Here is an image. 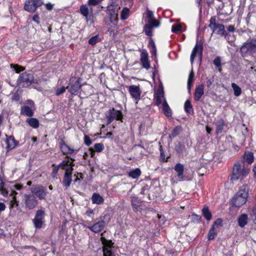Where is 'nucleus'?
<instances>
[{
    "mask_svg": "<svg viewBox=\"0 0 256 256\" xmlns=\"http://www.w3.org/2000/svg\"><path fill=\"white\" fill-rule=\"evenodd\" d=\"M45 212L42 210H38L36 213L34 218L32 220L34 226L36 228H42L44 223V218Z\"/></svg>",
    "mask_w": 256,
    "mask_h": 256,
    "instance_id": "11",
    "label": "nucleus"
},
{
    "mask_svg": "<svg viewBox=\"0 0 256 256\" xmlns=\"http://www.w3.org/2000/svg\"><path fill=\"white\" fill-rule=\"evenodd\" d=\"M80 78L72 77L70 79L68 85L66 86V89L72 95H76L78 90L81 88L82 85L80 84Z\"/></svg>",
    "mask_w": 256,
    "mask_h": 256,
    "instance_id": "6",
    "label": "nucleus"
},
{
    "mask_svg": "<svg viewBox=\"0 0 256 256\" xmlns=\"http://www.w3.org/2000/svg\"><path fill=\"white\" fill-rule=\"evenodd\" d=\"M227 30L229 32H234L236 30V28L234 25H230L227 28Z\"/></svg>",
    "mask_w": 256,
    "mask_h": 256,
    "instance_id": "61",
    "label": "nucleus"
},
{
    "mask_svg": "<svg viewBox=\"0 0 256 256\" xmlns=\"http://www.w3.org/2000/svg\"><path fill=\"white\" fill-rule=\"evenodd\" d=\"M204 94V86L200 84L196 86L194 93V99L196 101H199Z\"/></svg>",
    "mask_w": 256,
    "mask_h": 256,
    "instance_id": "20",
    "label": "nucleus"
},
{
    "mask_svg": "<svg viewBox=\"0 0 256 256\" xmlns=\"http://www.w3.org/2000/svg\"><path fill=\"white\" fill-rule=\"evenodd\" d=\"M185 149V146L184 144L178 142L176 145L175 150L178 154H182Z\"/></svg>",
    "mask_w": 256,
    "mask_h": 256,
    "instance_id": "41",
    "label": "nucleus"
},
{
    "mask_svg": "<svg viewBox=\"0 0 256 256\" xmlns=\"http://www.w3.org/2000/svg\"><path fill=\"white\" fill-rule=\"evenodd\" d=\"M146 16L148 18V22L154 23V21H158L154 17V14L152 11L148 10L146 12Z\"/></svg>",
    "mask_w": 256,
    "mask_h": 256,
    "instance_id": "40",
    "label": "nucleus"
},
{
    "mask_svg": "<svg viewBox=\"0 0 256 256\" xmlns=\"http://www.w3.org/2000/svg\"><path fill=\"white\" fill-rule=\"evenodd\" d=\"M104 232L101 234L100 240L103 246V256H114L112 252V247L113 243L111 240H108L104 236Z\"/></svg>",
    "mask_w": 256,
    "mask_h": 256,
    "instance_id": "8",
    "label": "nucleus"
},
{
    "mask_svg": "<svg viewBox=\"0 0 256 256\" xmlns=\"http://www.w3.org/2000/svg\"><path fill=\"white\" fill-rule=\"evenodd\" d=\"M150 43L152 44V55H154L155 56H156V46L154 44V42L151 40H150Z\"/></svg>",
    "mask_w": 256,
    "mask_h": 256,
    "instance_id": "55",
    "label": "nucleus"
},
{
    "mask_svg": "<svg viewBox=\"0 0 256 256\" xmlns=\"http://www.w3.org/2000/svg\"><path fill=\"white\" fill-rule=\"evenodd\" d=\"M160 26V22L158 21H154V23L148 22L144 26V31L146 36H151L152 35V29L154 27L158 28Z\"/></svg>",
    "mask_w": 256,
    "mask_h": 256,
    "instance_id": "19",
    "label": "nucleus"
},
{
    "mask_svg": "<svg viewBox=\"0 0 256 256\" xmlns=\"http://www.w3.org/2000/svg\"><path fill=\"white\" fill-rule=\"evenodd\" d=\"M244 159L248 164H251L254 162V153L251 152H246L243 156Z\"/></svg>",
    "mask_w": 256,
    "mask_h": 256,
    "instance_id": "31",
    "label": "nucleus"
},
{
    "mask_svg": "<svg viewBox=\"0 0 256 256\" xmlns=\"http://www.w3.org/2000/svg\"><path fill=\"white\" fill-rule=\"evenodd\" d=\"M224 125L225 122L222 119L220 118L216 121V132L218 134H221L223 132Z\"/></svg>",
    "mask_w": 256,
    "mask_h": 256,
    "instance_id": "25",
    "label": "nucleus"
},
{
    "mask_svg": "<svg viewBox=\"0 0 256 256\" xmlns=\"http://www.w3.org/2000/svg\"><path fill=\"white\" fill-rule=\"evenodd\" d=\"M174 170L177 173V176L180 181L184 179V166L180 163L176 164L174 166Z\"/></svg>",
    "mask_w": 256,
    "mask_h": 256,
    "instance_id": "22",
    "label": "nucleus"
},
{
    "mask_svg": "<svg viewBox=\"0 0 256 256\" xmlns=\"http://www.w3.org/2000/svg\"><path fill=\"white\" fill-rule=\"evenodd\" d=\"M202 214L204 216V217L206 218V219L208 220H210L212 218V214L208 210V207L205 206L202 210Z\"/></svg>",
    "mask_w": 256,
    "mask_h": 256,
    "instance_id": "35",
    "label": "nucleus"
},
{
    "mask_svg": "<svg viewBox=\"0 0 256 256\" xmlns=\"http://www.w3.org/2000/svg\"><path fill=\"white\" fill-rule=\"evenodd\" d=\"M222 224V220L220 218H218L216 219L215 222H214V224L212 226H214V227L216 226H221Z\"/></svg>",
    "mask_w": 256,
    "mask_h": 256,
    "instance_id": "59",
    "label": "nucleus"
},
{
    "mask_svg": "<svg viewBox=\"0 0 256 256\" xmlns=\"http://www.w3.org/2000/svg\"><path fill=\"white\" fill-rule=\"evenodd\" d=\"M66 89V87L62 86L60 88H58L56 90V95L60 96V94L64 93Z\"/></svg>",
    "mask_w": 256,
    "mask_h": 256,
    "instance_id": "48",
    "label": "nucleus"
},
{
    "mask_svg": "<svg viewBox=\"0 0 256 256\" xmlns=\"http://www.w3.org/2000/svg\"><path fill=\"white\" fill-rule=\"evenodd\" d=\"M42 4V0H27L25 2L24 8L28 12H34Z\"/></svg>",
    "mask_w": 256,
    "mask_h": 256,
    "instance_id": "12",
    "label": "nucleus"
},
{
    "mask_svg": "<svg viewBox=\"0 0 256 256\" xmlns=\"http://www.w3.org/2000/svg\"><path fill=\"white\" fill-rule=\"evenodd\" d=\"M26 206L28 210H33L38 204V200L32 194H26L24 196Z\"/></svg>",
    "mask_w": 256,
    "mask_h": 256,
    "instance_id": "13",
    "label": "nucleus"
},
{
    "mask_svg": "<svg viewBox=\"0 0 256 256\" xmlns=\"http://www.w3.org/2000/svg\"><path fill=\"white\" fill-rule=\"evenodd\" d=\"M46 8L48 10H52L53 8V5L50 3H48L46 4Z\"/></svg>",
    "mask_w": 256,
    "mask_h": 256,
    "instance_id": "64",
    "label": "nucleus"
},
{
    "mask_svg": "<svg viewBox=\"0 0 256 256\" xmlns=\"http://www.w3.org/2000/svg\"><path fill=\"white\" fill-rule=\"evenodd\" d=\"M160 157H161V158L162 160H163L164 162H166V161H167L168 158H166L165 155H164V150H162V146H160Z\"/></svg>",
    "mask_w": 256,
    "mask_h": 256,
    "instance_id": "54",
    "label": "nucleus"
},
{
    "mask_svg": "<svg viewBox=\"0 0 256 256\" xmlns=\"http://www.w3.org/2000/svg\"><path fill=\"white\" fill-rule=\"evenodd\" d=\"M106 116L108 118L107 124H110L114 120H122V112L114 108L108 111Z\"/></svg>",
    "mask_w": 256,
    "mask_h": 256,
    "instance_id": "10",
    "label": "nucleus"
},
{
    "mask_svg": "<svg viewBox=\"0 0 256 256\" xmlns=\"http://www.w3.org/2000/svg\"><path fill=\"white\" fill-rule=\"evenodd\" d=\"M130 10L127 8H123L122 13H121V18L122 20L126 19L128 16Z\"/></svg>",
    "mask_w": 256,
    "mask_h": 256,
    "instance_id": "45",
    "label": "nucleus"
},
{
    "mask_svg": "<svg viewBox=\"0 0 256 256\" xmlns=\"http://www.w3.org/2000/svg\"><path fill=\"white\" fill-rule=\"evenodd\" d=\"M6 144L7 148L12 150L16 146L17 142L13 136H9L6 138Z\"/></svg>",
    "mask_w": 256,
    "mask_h": 256,
    "instance_id": "24",
    "label": "nucleus"
},
{
    "mask_svg": "<svg viewBox=\"0 0 256 256\" xmlns=\"http://www.w3.org/2000/svg\"><path fill=\"white\" fill-rule=\"evenodd\" d=\"M110 22L114 25H116L118 24V18H117V14H115V10L114 11V14L112 12L110 13Z\"/></svg>",
    "mask_w": 256,
    "mask_h": 256,
    "instance_id": "39",
    "label": "nucleus"
},
{
    "mask_svg": "<svg viewBox=\"0 0 256 256\" xmlns=\"http://www.w3.org/2000/svg\"><path fill=\"white\" fill-rule=\"evenodd\" d=\"M6 209V206L3 202H0V212L4 211Z\"/></svg>",
    "mask_w": 256,
    "mask_h": 256,
    "instance_id": "63",
    "label": "nucleus"
},
{
    "mask_svg": "<svg viewBox=\"0 0 256 256\" xmlns=\"http://www.w3.org/2000/svg\"><path fill=\"white\" fill-rule=\"evenodd\" d=\"M94 148L96 152H100L103 150L104 146L102 143H97L94 145Z\"/></svg>",
    "mask_w": 256,
    "mask_h": 256,
    "instance_id": "46",
    "label": "nucleus"
},
{
    "mask_svg": "<svg viewBox=\"0 0 256 256\" xmlns=\"http://www.w3.org/2000/svg\"><path fill=\"white\" fill-rule=\"evenodd\" d=\"M32 20L34 22H35L37 24H40L39 17H38V15L35 14L32 18Z\"/></svg>",
    "mask_w": 256,
    "mask_h": 256,
    "instance_id": "62",
    "label": "nucleus"
},
{
    "mask_svg": "<svg viewBox=\"0 0 256 256\" xmlns=\"http://www.w3.org/2000/svg\"><path fill=\"white\" fill-rule=\"evenodd\" d=\"M20 113L22 114L26 115L28 116H32L34 114L32 110L28 106H22L20 110Z\"/></svg>",
    "mask_w": 256,
    "mask_h": 256,
    "instance_id": "32",
    "label": "nucleus"
},
{
    "mask_svg": "<svg viewBox=\"0 0 256 256\" xmlns=\"http://www.w3.org/2000/svg\"><path fill=\"white\" fill-rule=\"evenodd\" d=\"M224 36L227 41L230 43L233 42L236 40V38L234 34H228L226 31V34Z\"/></svg>",
    "mask_w": 256,
    "mask_h": 256,
    "instance_id": "43",
    "label": "nucleus"
},
{
    "mask_svg": "<svg viewBox=\"0 0 256 256\" xmlns=\"http://www.w3.org/2000/svg\"><path fill=\"white\" fill-rule=\"evenodd\" d=\"M249 174V168L245 166L244 161H238L236 162L232 169L231 176L232 180H236L239 178L243 179Z\"/></svg>",
    "mask_w": 256,
    "mask_h": 256,
    "instance_id": "1",
    "label": "nucleus"
},
{
    "mask_svg": "<svg viewBox=\"0 0 256 256\" xmlns=\"http://www.w3.org/2000/svg\"><path fill=\"white\" fill-rule=\"evenodd\" d=\"M215 66L218 68V70L220 72H221L222 70V68H221L222 64H221V59L220 56L216 57L213 62Z\"/></svg>",
    "mask_w": 256,
    "mask_h": 256,
    "instance_id": "38",
    "label": "nucleus"
},
{
    "mask_svg": "<svg viewBox=\"0 0 256 256\" xmlns=\"http://www.w3.org/2000/svg\"><path fill=\"white\" fill-rule=\"evenodd\" d=\"M203 50L202 44L200 42H199L198 40L196 42V44L190 55V62L191 64H192L194 62V60L196 58V54H200L201 56L202 54Z\"/></svg>",
    "mask_w": 256,
    "mask_h": 256,
    "instance_id": "17",
    "label": "nucleus"
},
{
    "mask_svg": "<svg viewBox=\"0 0 256 256\" xmlns=\"http://www.w3.org/2000/svg\"><path fill=\"white\" fill-rule=\"evenodd\" d=\"M59 170V166H56L54 167V168L52 170V175L53 177H56L57 173Z\"/></svg>",
    "mask_w": 256,
    "mask_h": 256,
    "instance_id": "57",
    "label": "nucleus"
},
{
    "mask_svg": "<svg viewBox=\"0 0 256 256\" xmlns=\"http://www.w3.org/2000/svg\"><path fill=\"white\" fill-rule=\"evenodd\" d=\"M60 148L64 154H72L74 152V150L68 146L64 140H60Z\"/></svg>",
    "mask_w": 256,
    "mask_h": 256,
    "instance_id": "21",
    "label": "nucleus"
},
{
    "mask_svg": "<svg viewBox=\"0 0 256 256\" xmlns=\"http://www.w3.org/2000/svg\"><path fill=\"white\" fill-rule=\"evenodd\" d=\"M248 196V191L246 188H240L231 200L232 204L240 208L246 203Z\"/></svg>",
    "mask_w": 256,
    "mask_h": 256,
    "instance_id": "2",
    "label": "nucleus"
},
{
    "mask_svg": "<svg viewBox=\"0 0 256 256\" xmlns=\"http://www.w3.org/2000/svg\"><path fill=\"white\" fill-rule=\"evenodd\" d=\"M208 26L213 32L216 33L218 35L223 36L226 34L224 25L216 23V16H212L210 18Z\"/></svg>",
    "mask_w": 256,
    "mask_h": 256,
    "instance_id": "4",
    "label": "nucleus"
},
{
    "mask_svg": "<svg viewBox=\"0 0 256 256\" xmlns=\"http://www.w3.org/2000/svg\"><path fill=\"white\" fill-rule=\"evenodd\" d=\"M106 215L105 214L104 216H101L100 218V220L96 222L94 225L91 226H86L89 230L93 232L94 233H98L102 230L106 226V222L104 219L106 218Z\"/></svg>",
    "mask_w": 256,
    "mask_h": 256,
    "instance_id": "15",
    "label": "nucleus"
},
{
    "mask_svg": "<svg viewBox=\"0 0 256 256\" xmlns=\"http://www.w3.org/2000/svg\"><path fill=\"white\" fill-rule=\"evenodd\" d=\"M16 205V206H18V202L16 200V198L15 196H13L12 198V200L10 202V208H12L14 206Z\"/></svg>",
    "mask_w": 256,
    "mask_h": 256,
    "instance_id": "50",
    "label": "nucleus"
},
{
    "mask_svg": "<svg viewBox=\"0 0 256 256\" xmlns=\"http://www.w3.org/2000/svg\"><path fill=\"white\" fill-rule=\"evenodd\" d=\"M216 234L217 233L216 230H214V226H212L211 227L210 230H209V232L208 234V240H214L215 236H216Z\"/></svg>",
    "mask_w": 256,
    "mask_h": 256,
    "instance_id": "36",
    "label": "nucleus"
},
{
    "mask_svg": "<svg viewBox=\"0 0 256 256\" xmlns=\"http://www.w3.org/2000/svg\"><path fill=\"white\" fill-rule=\"evenodd\" d=\"M182 30V26L179 24H174L172 26V32H180Z\"/></svg>",
    "mask_w": 256,
    "mask_h": 256,
    "instance_id": "47",
    "label": "nucleus"
},
{
    "mask_svg": "<svg viewBox=\"0 0 256 256\" xmlns=\"http://www.w3.org/2000/svg\"><path fill=\"white\" fill-rule=\"evenodd\" d=\"M180 130H181V128L180 126H176L175 127L172 132V134L170 135V138H175L176 136H177L178 135L180 132Z\"/></svg>",
    "mask_w": 256,
    "mask_h": 256,
    "instance_id": "42",
    "label": "nucleus"
},
{
    "mask_svg": "<svg viewBox=\"0 0 256 256\" xmlns=\"http://www.w3.org/2000/svg\"><path fill=\"white\" fill-rule=\"evenodd\" d=\"M232 86L234 90V94L236 96H240L242 93L240 88L234 83L232 84Z\"/></svg>",
    "mask_w": 256,
    "mask_h": 256,
    "instance_id": "37",
    "label": "nucleus"
},
{
    "mask_svg": "<svg viewBox=\"0 0 256 256\" xmlns=\"http://www.w3.org/2000/svg\"><path fill=\"white\" fill-rule=\"evenodd\" d=\"M84 142L86 145L87 146H90L92 144V140L90 138L87 136L85 135L84 137Z\"/></svg>",
    "mask_w": 256,
    "mask_h": 256,
    "instance_id": "51",
    "label": "nucleus"
},
{
    "mask_svg": "<svg viewBox=\"0 0 256 256\" xmlns=\"http://www.w3.org/2000/svg\"><path fill=\"white\" fill-rule=\"evenodd\" d=\"M214 82V78L213 77H212V78H209V79H207L206 80V86L208 88H210L211 85Z\"/></svg>",
    "mask_w": 256,
    "mask_h": 256,
    "instance_id": "58",
    "label": "nucleus"
},
{
    "mask_svg": "<svg viewBox=\"0 0 256 256\" xmlns=\"http://www.w3.org/2000/svg\"><path fill=\"white\" fill-rule=\"evenodd\" d=\"M92 200L93 204H100L104 202V199L99 194L94 193L92 196Z\"/></svg>",
    "mask_w": 256,
    "mask_h": 256,
    "instance_id": "28",
    "label": "nucleus"
},
{
    "mask_svg": "<svg viewBox=\"0 0 256 256\" xmlns=\"http://www.w3.org/2000/svg\"><path fill=\"white\" fill-rule=\"evenodd\" d=\"M248 216L246 214H244L240 215L238 218V224L241 228H244L248 223Z\"/></svg>",
    "mask_w": 256,
    "mask_h": 256,
    "instance_id": "26",
    "label": "nucleus"
},
{
    "mask_svg": "<svg viewBox=\"0 0 256 256\" xmlns=\"http://www.w3.org/2000/svg\"><path fill=\"white\" fill-rule=\"evenodd\" d=\"M74 166V164L72 162H70L69 160H63L62 162H60L58 165L57 166H59V168L60 167V166H66L65 168H69L70 166H72H72Z\"/></svg>",
    "mask_w": 256,
    "mask_h": 256,
    "instance_id": "44",
    "label": "nucleus"
},
{
    "mask_svg": "<svg viewBox=\"0 0 256 256\" xmlns=\"http://www.w3.org/2000/svg\"><path fill=\"white\" fill-rule=\"evenodd\" d=\"M162 112L164 114L168 117H170L172 114V110L168 106L166 100L164 98V101L162 103Z\"/></svg>",
    "mask_w": 256,
    "mask_h": 256,
    "instance_id": "27",
    "label": "nucleus"
},
{
    "mask_svg": "<svg viewBox=\"0 0 256 256\" xmlns=\"http://www.w3.org/2000/svg\"><path fill=\"white\" fill-rule=\"evenodd\" d=\"M26 122L28 124L34 128H36L39 126V122L36 118H28Z\"/></svg>",
    "mask_w": 256,
    "mask_h": 256,
    "instance_id": "33",
    "label": "nucleus"
},
{
    "mask_svg": "<svg viewBox=\"0 0 256 256\" xmlns=\"http://www.w3.org/2000/svg\"><path fill=\"white\" fill-rule=\"evenodd\" d=\"M141 174V170L139 168L134 169L128 172V176L134 179L138 178Z\"/></svg>",
    "mask_w": 256,
    "mask_h": 256,
    "instance_id": "30",
    "label": "nucleus"
},
{
    "mask_svg": "<svg viewBox=\"0 0 256 256\" xmlns=\"http://www.w3.org/2000/svg\"><path fill=\"white\" fill-rule=\"evenodd\" d=\"M140 60L142 67L148 70L150 68V62L148 60V54L147 51L143 50L140 53Z\"/></svg>",
    "mask_w": 256,
    "mask_h": 256,
    "instance_id": "18",
    "label": "nucleus"
},
{
    "mask_svg": "<svg viewBox=\"0 0 256 256\" xmlns=\"http://www.w3.org/2000/svg\"><path fill=\"white\" fill-rule=\"evenodd\" d=\"M12 66H13L14 70L16 71V72L18 73V72L22 71L24 70L23 67L18 66L17 64L12 65Z\"/></svg>",
    "mask_w": 256,
    "mask_h": 256,
    "instance_id": "53",
    "label": "nucleus"
},
{
    "mask_svg": "<svg viewBox=\"0 0 256 256\" xmlns=\"http://www.w3.org/2000/svg\"><path fill=\"white\" fill-rule=\"evenodd\" d=\"M100 3L98 0H88V5L89 6H95Z\"/></svg>",
    "mask_w": 256,
    "mask_h": 256,
    "instance_id": "52",
    "label": "nucleus"
},
{
    "mask_svg": "<svg viewBox=\"0 0 256 256\" xmlns=\"http://www.w3.org/2000/svg\"><path fill=\"white\" fill-rule=\"evenodd\" d=\"M240 52L242 56L256 52V40L252 38L248 40L240 48Z\"/></svg>",
    "mask_w": 256,
    "mask_h": 256,
    "instance_id": "3",
    "label": "nucleus"
},
{
    "mask_svg": "<svg viewBox=\"0 0 256 256\" xmlns=\"http://www.w3.org/2000/svg\"><path fill=\"white\" fill-rule=\"evenodd\" d=\"M141 200L138 197L136 196H131V204L134 211H140L141 210Z\"/></svg>",
    "mask_w": 256,
    "mask_h": 256,
    "instance_id": "23",
    "label": "nucleus"
},
{
    "mask_svg": "<svg viewBox=\"0 0 256 256\" xmlns=\"http://www.w3.org/2000/svg\"><path fill=\"white\" fill-rule=\"evenodd\" d=\"M34 80V76L31 74L24 72L20 74L18 79V83L22 87H28Z\"/></svg>",
    "mask_w": 256,
    "mask_h": 256,
    "instance_id": "9",
    "label": "nucleus"
},
{
    "mask_svg": "<svg viewBox=\"0 0 256 256\" xmlns=\"http://www.w3.org/2000/svg\"><path fill=\"white\" fill-rule=\"evenodd\" d=\"M98 36H92L89 40L88 43L89 44L94 46L98 42Z\"/></svg>",
    "mask_w": 256,
    "mask_h": 256,
    "instance_id": "49",
    "label": "nucleus"
},
{
    "mask_svg": "<svg viewBox=\"0 0 256 256\" xmlns=\"http://www.w3.org/2000/svg\"><path fill=\"white\" fill-rule=\"evenodd\" d=\"M194 78V72L192 70L190 72L188 76V80H190V82H192L193 78Z\"/></svg>",
    "mask_w": 256,
    "mask_h": 256,
    "instance_id": "60",
    "label": "nucleus"
},
{
    "mask_svg": "<svg viewBox=\"0 0 256 256\" xmlns=\"http://www.w3.org/2000/svg\"><path fill=\"white\" fill-rule=\"evenodd\" d=\"M184 110L187 114H194V109L190 100H186L184 104Z\"/></svg>",
    "mask_w": 256,
    "mask_h": 256,
    "instance_id": "29",
    "label": "nucleus"
},
{
    "mask_svg": "<svg viewBox=\"0 0 256 256\" xmlns=\"http://www.w3.org/2000/svg\"><path fill=\"white\" fill-rule=\"evenodd\" d=\"M30 190L32 194L40 200H44L48 193L46 188L40 184L33 186Z\"/></svg>",
    "mask_w": 256,
    "mask_h": 256,
    "instance_id": "5",
    "label": "nucleus"
},
{
    "mask_svg": "<svg viewBox=\"0 0 256 256\" xmlns=\"http://www.w3.org/2000/svg\"><path fill=\"white\" fill-rule=\"evenodd\" d=\"M164 91L163 90H158L156 94V104L157 105V106H158L160 105L162 102V99L164 100Z\"/></svg>",
    "mask_w": 256,
    "mask_h": 256,
    "instance_id": "34",
    "label": "nucleus"
},
{
    "mask_svg": "<svg viewBox=\"0 0 256 256\" xmlns=\"http://www.w3.org/2000/svg\"><path fill=\"white\" fill-rule=\"evenodd\" d=\"M81 14L86 18L88 24H92L94 22L92 8L88 4H82L80 6Z\"/></svg>",
    "mask_w": 256,
    "mask_h": 256,
    "instance_id": "7",
    "label": "nucleus"
},
{
    "mask_svg": "<svg viewBox=\"0 0 256 256\" xmlns=\"http://www.w3.org/2000/svg\"><path fill=\"white\" fill-rule=\"evenodd\" d=\"M108 10L110 12V13L112 12V14H114V10H115V14H116V12L118 11V8L116 7L114 8V6L113 5H110V6H108Z\"/></svg>",
    "mask_w": 256,
    "mask_h": 256,
    "instance_id": "56",
    "label": "nucleus"
},
{
    "mask_svg": "<svg viewBox=\"0 0 256 256\" xmlns=\"http://www.w3.org/2000/svg\"><path fill=\"white\" fill-rule=\"evenodd\" d=\"M128 92L137 104L140 99V94L142 91L140 89V86L132 85L128 86Z\"/></svg>",
    "mask_w": 256,
    "mask_h": 256,
    "instance_id": "14",
    "label": "nucleus"
},
{
    "mask_svg": "<svg viewBox=\"0 0 256 256\" xmlns=\"http://www.w3.org/2000/svg\"><path fill=\"white\" fill-rule=\"evenodd\" d=\"M73 168L70 166L69 168H65V174L64 178L62 184L66 188L70 186L72 181V176Z\"/></svg>",
    "mask_w": 256,
    "mask_h": 256,
    "instance_id": "16",
    "label": "nucleus"
}]
</instances>
